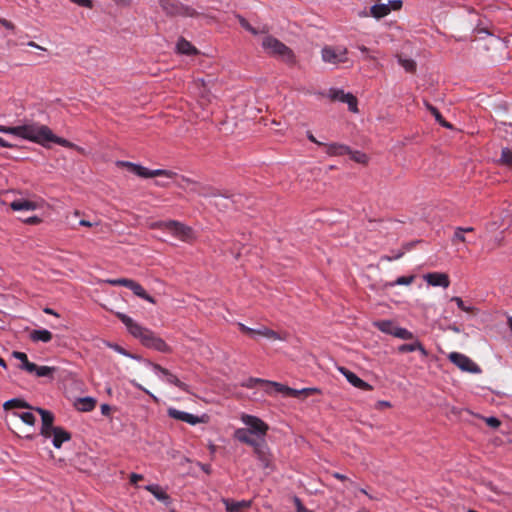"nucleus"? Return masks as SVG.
I'll list each match as a JSON object with an SVG mask.
<instances>
[{"instance_id": "c9c22d12", "label": "nucleus", "mask_w": 512, "mask_h": 512, "mask_svg": "<svg viewBox=\"0 0 512 512\" xmlns=\"http://www.w3.org/2000/svg\"><path fill=\"white\" fill-rule=\"evenodd\" d=\"M146 489L151 492L155 498H157L158 500L160 501H167L169 499V496L166 492H164L163 490L160 489L159 486L157 485H149L146 487Z\"/></svg>"}, {"instance_id": "dca6fc26", "label": "nucleus", "mask_w": 512, "mask_h": 512, "mask_svg": "<svg viewBox=\"0 0 512 512\" xmlns=\"http://www.w3.org/2000/svg\"><path fill=\"white\" fill-rule=\"evenodd\" d=\"M428 285L433 287H442L444 289L450 286L448 274L443 272H430L423 276Z\"/></svg>"}, {"instance_id": "a211bd4d", "label": "nucleus", "mask_w": 512, "mask_h": 512, "mask_svg": "<svg viewBox=\"0 0 512 512\" xmlns=\"http://www.w3.org/2000/svg\"><path fill=\"white\" fill-rule=\"evenodd\" d=\"M167 414L169 417H171L173 419L183 421V422H186L191 425H196V424L202 422L200 417L190 414V413H187V412H184V411H180L175 408H169L167 410Z\"/></svg>"}, {"instance_id": "9d476101", "label": "nucleus", "mask_w": 512, "mask_h": 512, "mask_svg": "<svg viewBox=\"0 0 512 512\" xmlns=\"http://www.w3.org/2000/svg\"><path fill=\"white\" fill-rule=\"evenodd\" d=\"M117 165L121 167H126L130 172L142 178H152L156 176H165L167 178H173L176 175V173L169 170H149L146 167L128 161H118Z\"/></svg>"}, {"instance_id": "5fc2aeb1", "label": "nucleus", "mask_w": 512, "mask_h": 512, "mask_svg": "<svg viewBox=\"0 0 512 512\" xmlns=\"http://www.w3.org/2000/svg\"><path fill=\"white\" fill-rule=\"evenodd\" d=\"M101 413L104 416H109L111 413V407L108 404H102L101 405Z\"/></svg>"}, {"instance_id": "680f3d73", "label": "nucleus", "mask_w": 512, "mask_h": 512, "mask_svg": "<svg viewBox=\"0 0 512 512\" xmlns=\"http://www.w3.org/2000/svg\"><path fill=\"white\" fill-rule=\"evenodd\" d=\"M0 146L1 147H5V148H13L14 145L7 142L6 140H4L3 138L0 137Z\"/></svg>"}, {"instance_id": "58836bf2", "label": "nucleus", "mask_w": 512, "mask_h": 512, "mask_svg": "<svg viewBox=\"0 0 512 512\" xmlns=\"http://www.w3.org/2000/svg\"><path fill=\"white\" fill-rule=\"evenodd\" d=\"M393 336L403 340H410L414 338V335L411 331L399 326H397V328L394 330Z\"/></svg>"}, {"instance_id": "37998d69", "label": "nucleus", "mask_w": 512, "mask_h": 512, "mask_svg": "<svg viewBox=\"0 0 512 512\" xmlns=\"http://www.w3.org/2000/svg\"><path fill=\"white\" fill-rule=\"evenodd\" d=\"M451 301L455 302L457 307L464 311V312H471L472 308L469 307V306H466L464 301L462 300V298L458 297V296H454L451 298Z\"/></svg>"}, {"instance_id": "8fccbe9b", "label": "nucleus", "mask_w": 512, "mask_h": 512, "mask_svg": "<svg viewBox=\"0 0 512 512\" xmlns=\"http://www.w3.org/2000/svg\"><path fill=\"white\" fill-rule=\"evenodd\" d=\"M387 4H389L391 11H396L401 9L403 3L401 0H390Z\"/></svg>"}, {"instance_id": "2eb2a0df", "label": "nucleus", "mask_w": 512, "mask_h": 512, "mask_svg": "<svg viewBox=\"0 0 512 512\" xmlns=\"http://www.w3.org/2000/svg\"><path fill=\"white\" fill-rule=\"evenodd\" d=\"M35 411L40 414L42 420L40 434L45 438H50V432L55 430L57 427L53 426L54 415L50 411L43 408H35Z\"/></svg>"}, {"instance_id": "393cba45", "label": "nucleus", "mask_w": 512, "mask_h": 512, "mask_svg": "<svg viewBox=\"0 0 512 512\" xmlns=\"http://www.w3.org/2000/svg\"><path fill=\"white\" fill-rule=\"evenodd\" d=\"M96 406V400L92 397L79 398L75 402V407L81 412H90Z\"/></svg>"}, {"instance_id": "aec40b11", "label": "nucleus", "mask_w": 512, "mask_h": 512, "mask_svg": "<svg viewBox=\"0 0 512 512\" xmlns=\"http://www.w3.org/2000/svg\"><path fill=\"white\" fill-rule=\"evenodd\" d=\"M50 438H52L53 446L59 449L64 442L71 439V433L66 431L64 428L57 426L55 430L50 432Z\"/></svg>"}, {"instance_id": "c756f323", "label": "nucleus", "mask_w": 512, "mask_h": 512, "mask_svg": "<svg viewBox=\"0 0 512 512\" xmlns=\"http://www.w3.org/2000/svg\"><path fill=\"white\" fill-rule=\"evenodd\" d=\"M373 326L376 327L381 332L394 335V330L397 328V325L392 320H378L373 322Z\"/></svg>"}, {"instance_id": "f03ea898", "label": "nucleus", "mask_w": 512, "mask_h": 512, "mask_svg": "<svg viewBox=\"0 0 512 512\" xmlns=\"http://www.w3.org/2000/svg\"><path fill=\"white\" fill-rule=\"evenodd\" d=\"M263 49L272 57L282 61L289 67L297 65V56L294 51L273 36H266L262 40Z\"/></svg>"}, {"instance_id": "4d7b16f0", "label": "nucleus", "mask_w": 512, "mask_h": 512, "mask_svg": "<svg viewBox=\"0 0 512 512\" xmlns=\"http://www.w3.org/2000/svg\"><path fill=\"white\" fill-rule=\"evenodd\" d=\"M307 138L319 146H324V143L318 141L310 131L307 132Z\"/></svg>"}, {"instance_id": "3c124183", "label": "nucleus", "mask_w": 512, "mask_h": 512, "mask_svg": "<svg viewBox=\"0 0 512 512\" xmlns=\"http://www.w3.org/2000/svg\"><path fill=\"white\" fill-rule=\"evenodd\" d=\"M71 2L77 4L81 7L91 8L92 7V1L91 0H70Z\"/></svg>"}, {"instance_id": "20e7f679", "label": "nucleus", "mask_w": 512, "mask_h": 512, "mask_svg": "<svg viewBox=\"0 0 512 512\" xmlns=\"http://www.w3.org/2000/svg\"><path fill=\"white\" fill-rule=\"evenodd\" d=\"M151 228L167 231L183 242H191L195 239L193 229L176 220L157 221L151 224Z\"/></svg>"}, {"instance_id": "49530a36", "label": "nucleus", "mask_w": 512, "mask_h": 512, "mask_svg": "<svg viewBox=\"0 0 512 512\" xmlns=\"http://www.w3.org/2000/svg\"><path fill=\"white\" fill-rule=\"evenodd\" d=\"M293 501H294V504L296 507V512H312L311 510H309L308 508H306L303 505V503L299 497L295 496Z\"/></svg>"}, {"instance_id": "f8f14e48", "label": "nucleus", "mask_w": 512, "mask_h": 512, "mask_svg": "<svg viewBox=\"0 0 512 512\" xmlns=\"http://www.w3.org/2000/svg\"><path fill=\"white\" fill-rule=\"evenodd\" d=\"M327 97L332 101H339L342 103H346L348 105L349 111L352 113H358V100L356 96H354L350 92H344L343 89L339 88H330L327 93Z\"/></svg>"}, {"instance_id": "72a5a7b5", "label": "nucleus", "mask_w": 512, "mask_h": 512, "mask_svg": "<svg viewBox=\"0 0 512 512\" xmlns=\"http://www.w3.org/2000/svg\"><path fill=\"white\" fill-rule=\"evenodd\" d=\"M15 408L34 409L29 403L20 398L10 399L3 404V409L6 411Z\"/></svg>"}, {"instance_id": "6e6d98bb", "label": "nucleus", "mask_w": 512, "mask_h": 512, "mask_svg": "<svg viewBox=\"0 0 512 512\" xmlns=\"http://www.w3.org/2000/svg\"><path fill=\"white\" fill-rule=\"evenodd\" d=\"M40 221V218L37 216H32L24 220V222L27 224H38Z\"/></svg>"}, {"instance_id": "4c0bfd02", "label": "nucleus", "mask_w": 512, "mask_h": 512, "mask_svg": "<svg viewBox=\"0 0 512 512\" xmlns=\"http://www.w3.org/2000/svg\"><path fill=\"white\" fill-rule=\"evenodd\" d=\"M14 416L19 417L25 424L34 426L36 417L31 412H14Z\"/></svg>"}, {"instance_id": "cd10ccee", "label": "nucleus", "mask_w": 512, "mask_h": 512, "mask_svg": "<svg viewBox=\"0 0 512 512\" xmlns=\"http://www.w3.org/2000/svg\"><path fill=\"white\" fill-rule=\"evenodd\" d=\"M473 231H474L473 227H456L454 230V234L451 238L452 243L453 244L470 243L469 241H467V239L465 237V233H470Z\"/></svg>"}, {"instance_id": "e2e57ef3", "label": "nucleus", "mask_w": 512, "mask_h": 512, "mask_svg": "<svg viewBox=\"0 0 512 512\" xmlns=\"http://www.w3.org/2000/svg\"><path fill=\"white\" fill-rule=\"evenodd\" d=\"M239 327H240L241 331H243L245 333H249V334H254L255 333V330L250 329V328L246 327L243 324H239Z\"/></svg>"}, {"instance_id": "a18cd8bd", "label": "nucleus", "mask_w": 512, "mask_h": 512, "mask_svg": "<svg viewBox=\"0 0 512 512\" xmlns=\"http://www.w3.org/2000/svg\"><path fill=\"white\" fill-rule=\"evenodd\" d=\"M237 19H238V21H239L240 25H241L244 29L248 30V31H249V32H251L252 34H256V29H255V28H254V27H253V26H252V25H251V24H250V23H249L245 18H243L242 16H239V15H238V16H237Z\"/></svg>"}, {"instance_id": "7ed1b4c3", "label": "nucleus", "mask_w": 512, "mask_h": 512, "mask_svg": "<svg viewBox=\"0 0 512 512\" xmlns=\"http://www.w3.org/2000/svg\"><path fill=\"white\" fill-rule=\"evenodd\" d=\"M258 388L263 389L268 394H282L284 396L289 397H300L305 396L308 397L313 394L320 393V390L315 387H309V388H302V389H294L290 388L286 385H283L281 383L272 382V381H265L258 378Z\"/></svg>"}, {"instance_id": "f257e3e1", "label": "nucleus", "mask_w": 512, "mask_h": 512, "mask_svg": "<svg viewBox=\"0 0 512 512\" xmlns=\"http://www.w3.org/2000/svg\"><path fill=\"white\" fill-rule=\"evenodd\" d=\"M116 316L125 325L128 332L137 338L143 346L162 353L171 352L170 346L152 330L143 327L124 313L118 312Z\"/></svg>"}, {"instance_id": "6ab92c4d", "label": "nucleus", "mask_w": 512, "mask_h": 512, "mask_svg": "<svg viewBox=\"0 0 512 512\" xmlns=\"http://www.w3.org/2000/svg\"><path fill=\"white\" fill-rule=\"evenodd\" d=\"M154 370L161 372L164 376H166V381L170 384L175 385L182 391L188 392V385L181 380L178 379V377L174 374H172L168 369L160 366L159 364L151 363Z\"/></svg>"}, {"instance_id": "79ce46f5", "label": "nucleus", "mask_w": 512, "mask_h": 512, "mask_svg": "<svg viewBox=\"0 0 512 512\" xmlns=\"http://www.w3.org/2000/svg\"><path fill=\"white\" fill-rule=\"evenodd\" d=\"M404 255V251L398 250V251H392V255H383L381 256V261H394L397 259H400Z\"/></svg>"}, {"instance_id": "6e6552de", "label": "nucleus", "mask_w": 512, "mask_h": 512, "mask_svg": "<svg viewBox=\"0 0 512 512\" xmlns=\"http://www.w3.org/2000/svg\"><path fill=\"white\" fill-rule=\"evenodd\" d=\"M321 59L326 64L337 66L348 61V49L345 46L325 45L321 49Z\"/></svg>"}, {"instance_id": "473e14b6", "label": "nucleus", "mask_w": 512, "mask_h": 512, "mask_svg": "<svg viewBox=\"0 0 512 512\" xmlns=\"http://www.w3.org/2000/svg\"><path fill=\"white\" fill-rule=\"evenodd\" d=\"M397 61L399 65L407 72V73H415L417 64L416 61L411 58H406L401 54L396 55Z\"/></svg>"}, {"instance_id": "09e8293b", "label": "nucleus", "mask_w": 512, "mask_h": 512, "mask_svg": "<svg viewBox=\"0 0 512 512\" xmlns=\"http://www.w3.org/2000/svg\"><path fill=\"white\" fill-rule=\"evenodd\" d=\"M486 423L492 428H498L501 424L500 420L496 417H488Z\"/></svg>"}, {"instance_id": "603ef678", "label": "nucleus", "mask_w": 512, "mask_h": 512, "mask_svg": "<svg viewBox=\"0 0 512 512\" xmlns=\"http://www.w3.org/2000/svg\"><path fill=\"white\" fill-rule=\"evenodd\" d=\"M416 351H419L423 357H426L428 355L427 350L425 349L423 344L418 340H416Z\"/></svg>"}, {"instance_id": "ea45409f", "label": "nucleus", "mask_w": 512, "mask_h": 512, "mask_svg": "<svg viewBox=\"0 0 512 512\" xmlns=\"http://www.w3.org/2000/svg\"><path fill=\"white\" fill-rule=\"evenodd\" d=\"M55 368L49 366H38L36 365V369L33 370V373L38 377H48L53 374Z\"/></svg>"}, {"instance_id": "864d4df0", "label": "nucleus", "mask_w": 512, "mask_h": 512, "mask_svg": "<svg viewBox=\"0 0 512 512\" xmlns=\"http://www.w3.org/2000/svg\"><path fill=\"white\" fill-rule=\"evenodd\" d=\"M142 479H143V476H142V475H140V474L132 473V474L130 475V482H131L132 484H137V483H138V481H140V480H142Z\"/></svg>"}, {"instance_id": "412c9836", "label": "nucleus", "mask_w": 512, "mask_h": 512, "mask_svg": "<svg viewBox=\"0 0 512 512\" xmlns=\"http://www.w3.org/2000/svg\"><path fill=\"white\" fill-rule=\"evenodd\" d=\"M325 152L329 156H343L350 152V147L340 143L324 144Z\"/></svg>"}, {"instance_id": "9b49d317", "label": "nucleus", "mask_w": 512, "mask_h": 512, "mask_svg": "<svg viewBox=\"0 0 512 512\" xmlns=\"http://www.w3.org/2000/svg\"><path fill=\"white\" fill-rule=\"evenodd\" d=\"M107 283H109L112 286H124V287L132 290L136 296H138L152 304H155V299L152 296H150L139 283H137L136 281H134L132 279H128V278L109 279V280H107Z\"/></svg>"}, {"instance_id": "13d9d810", "label": "nucleus", "mask_w": 512, "mask_h": 512, "mask_svg": "<svg viewBox=\"0 0 512 512\" xmlns=\"http://www.w3.org/2000/svg\"><path fill=\"white\" fill-rule=\"evenodd\" d=\"M332 476H333L335 479L340 480V481H347V480H349V479L347 478V476H345V475H343V474H341V473H339V472H333V473H332Z\"/></svg>"}, {"instance_id": "423d86ee", "label": "nucleus", "mask_w": 512, "mask_h": 512, "mask_svg": "<svg viewBox=\"0 0 512 512\" xmlns=\"http://www.w3.org/2000/svg\"><path fill=\"white\" fill-rule=\"evenodd\" d=\"M160 7L167 16L198 17L200 14L192 7L178 0H158Z\"/></svg>"}, {"instance_id": "0e129e2a", "label": "nucleus", "mask_w": 512, "mask_h": 512, "mask_svg": "<svg viewBox=\"0 0 512 512\" xmlns=\"http://www.w3.org/2000/svg\"><path fill=\"white\" fill-rule=\"evenodd\" d=\"M132 384L134 386H136L137 388L143 390L145 393H147L148 395H150L151 397H153L155 399V397L148 390H146L144 387H142L139 383H136L135 381H132Z\"/></svg>"}, {"instance_id": "ddd939ff", "label": "nucleus", "mask_w": 512, "mask_h": 512, "mask_svg": "<svg viewBox=\"0 0 512 512\" xmlns=\"http://www.w3.org/2000/svg\"><path fill=\"white\" fill-rule=\"evenodd\" d=\"M36 123L31 122L24 125L18 126H2L0 125V132L5 134H11L22 139L33 142L35 133Z\"/></svg>"}, {"instance_id": "052dcab7", "label": "nucleus", "mask_w": 512, "mask_h": 512, "mask_svg": "<svg viewBox=\"0 0 512 512\" xmlns=\"http://www.w3.org/2000/svg\"><path fill=\"white\" fill-rule=\"evenodd\" d=\"M357 49H358L361 53L365 54V56H366L369 52H371V49H370V48H368V47H366V46H364V45H357Z\"/></svg>"}, {"instance_id": "4468645a", "label": "nucleus", "mask_w": 512, "mask_h": 512, "mask_svg": "<svg viewBox=\"0 0 512 512\" xmlns=\"http://www.w3.org/2000/svg\"><path fill=\"white\" fill-rule=\"evenodd\" d=\"M448 359L462 371L469 373H479L481 371L475 362L462 353L452 352L449 354Z\"/></svg>"}, {"instance_id": "338daca9", "label": "nucleus", "mask_w": 512, "mask_h": 512, "mask_svg": "<svg viewBox=\"0 0 512 512\" xmlns=\"http://www.w3.org/2000/svg\"><path fill=\"white\" fill-rule=\"evenodd\" d=\"M118 5L127 6L130 4L131 0H113Z\"/></svg>"}, {"instance_id": "69168bd1", "label": "nucleus", "mask_w": 512, "mask_h": 512, "mask_svg": "<svg viewBox=\"0 0 512 512\" xmlns=\"http://www.w3.org/2000/svg\"><path fill=\"white\" fill-rule=\"evenodd\" d=\"M358 16L361 18H366V17H370L371 14H369V10L364 9V10L358 12Z\"/></svg>"}, {"instance_id": "a878e982", "label": "nucleus", "mask_w": 512, "mask_h": 512, "mask_svg": "<svg viewBox=\"0 0 512 512\" xmlns=\"http://www.w3.org/2000/svg\"><path fill=\"white\" fill-rule=\"evenodd\" d=\"M258 336L265 337L269 341H283L286 339V334H280L279 332H276L264 326L258 327Z\"/></svg>"}, {"instance_id": "b1692460", "label": "nucleus", "mask_w": 512, "mask_h": 512, "mask_svg": "<svg viewBox=\"0 0 512 512\" xmlns=\"http://www.w3.org/2000/svg\"><path fill=\"white\" fill-rule=\"evenodd\" d=\"M177 52L184 55H196L198 50L188 40L181 37L176 44Z\"/></svg>"}, {"instance_id": "774afa93", "label": "nucleus", "mask_w": 512, "mask_h": 512, "mask_svg": "<svg viewBox=\"0 0 512 512\" xmlns=\"http://www.w3.org/2000/svg\"><path fill=\"white\" fill-rule=\"evenodd\" d=\"M79 223H80V225L86 226V227H92L94 225L92 222L87 221V220H81Z\"/></svg>"}, {"instance_id": "4be33fe9", "label": "nucleus", "mask_w": 512, "mask_h": 512, "mask_svg": "<svg viewBox=\"0 0 512 512\" xmlns=\"http://www.w3.org/2000/svg\"><path fill=\"white\" fill-rule=\"evenodd\" d=\"M10 207L14 211H33L36 210L39 206L36 202L24 199L14 200L10 203Z\"/></svg>"}, {"instance_id": "2f4dec72", "label": "nucleus", "mask_w": 512, "mask_h": 512, "mask_svg": "<svg viewBox=\"0 0 512 512\" xmlns=\"http://www.w3.org/2000/svg\"><path fill=\"white\" fill-rule=\"evenodd\" d=\"M424 106L435 117V120L441 126H443L445 128H449V129L452 128V125L450 123H448L447 121H445V119L443 118L442 114L440 113V111L435 106H433L432 104H430L426 100H424Z\"/></svg>"}, {"instance_id": "f3484780", "label": "nucleus", "mask_w": 512, "mask_h": 512, "mask_svg": "<svg viewBox=\"0 0 512 512\" xmlns=\"http://www.w3.org/2000/svg\"><path fill=\"white\" fill-rule=\"evenodd\" d=\"M339 371L347 379V381L354 387L364 390V391H371L373 389L372 385H370L369 383L362 380L360 377H358L354 372L350 371L349 369H347L345 367H340Z\"/></svg>"}, {"instance_id": "c03bdc74", "label": "nucleus", "mask_w": 512, "mask_h": 512, "mask_svg": "<svg viewBox=\"0 0 512 512\" xmlns=\"http://www.w3.org/2000/svg\"><path fill=\"white\" fill-rule=\"evenodd\" d=\"M400 353H408L416 351V341L414 343H405L398 347Z\"/></svg>"}, {"instance_id": "1a4fd4ad", "label": "nucleus", "mask_w": 512, "mask_h": 512, "mask_svg": "<svg viewBox=\"0 0 512 512\" xmlns=\"http://www.w3.org/2000/svg\"><path fill=\"white\" fill-rule=\"evenodd\" d=\"M34 137L33 142L42 146H46L48 142L56 143L63 147L72 146V143L68 140L54 135L49 127L39 123H36Z\"/></svg>"}, {"instance_id": "e433bc0d", "label": "nucleus", "mask_w": 512, "mask_h": 512, "mask_svg": "<svg viewBox=\"0 0 512 512\" xmlns=\"http://www.w3.org/2000/svg\"><path fill=\"white\" fill-rule=\"evenodd\" d=\"M347 155L350 156V159L359 164H367L368 156L361 151H353L350 149V152H347Z\"/></svg>"}, {"instance_id": "de8ad7c7", "label": "nucleus", "mask_w": 512, "mask_h": 512, "mask_svg": "<svg viewBox=\"0 0 512 512\" xmlns=\"http://www.w3.org/2000/svg\"><path fill=\"white\" fill-rule=\"evenodd\" d=\"M380 51L379 50H372L369 52L366 56H364L365 60L376 62L380 58Z\"/></svg>"}, {"instance_id": "39448f33", "label": "nucleus", "mask_w": 512, "mask_h": 512, "mask_svg": "<svg viewBox=\"0 0 512 512\" xmlns=\"http://www.w3.org/2000/svg\"><path fill=\"white\" fill-rule=\"evenodd\" d=\"M268 430V425L258 418V469L262 468L265 475L274 471L273 457L262 445L263 437Z\"/></svg>"}, {"instance_id": "bb28decb", "label": "nucleus", "mask_w": 512, "mask_h": 512, "mask_svg": "<svg viewBox=\"0 0 512 512\" xmlns=\"http://www.w3.org/2000/svg\"><path fill=\"white\" fill-rule=\"evenodd\" d=\"M391 12L389 4H375L369 9V14L375 19H381Z\"/></svg>"}, {"instance_id": "0eeeda50", "label": "nucleus", "mask_w": 512, "mask_h": 512, "mask_svg": "<svg viewBox=\"0 0 512 512\" xmlns=\"http://www.w3.org/2000/svg\"><path fill=\"white\" fill-rule=\"evenodd\" d=\"M242 421L248 426V428L237 429L234 433V437L239 442L256 448V417L243 414Z\"/></svg>"}, {"instance_id": "5701e85b", "label": "nucleus", "mask_w": 512, "mask_h": 512, "mask_svg": "<svg viewBox=\"0 0 512 512\" xmlns=\"http://www.w3.org/2000/svg\"><path fill=\"white\" fill-rule=\"evenodd\" d=\"M12 356L21 362L20 369L33 374V370L36 369V364L28 360L27 355L24 352L13 351Z\"/></svg>"}, {"instance_id": "f704fd0d", "label": "nucleus", "mask_w": 512, "mask_h": 512, "mask_svg": "<svg viewBox=\"0 0 512 512\" xmlns=\"http://www.w3.org/2000/svg\"><path fill=\"white\" fill-rule=\"evenodd\" d=\"M498 163L509 168L512 167V150L508 147H504L501 150V156Z\"/></svg>"}, {"instance_id": "a19ab883", "label": "nucleus", "mask_w": 512, "mask_h": 512, "mask_svg": "<svg viewBox=\"0 0 512 512\" xmlns=\"http://www.w3.org/2000/svg\"><path fill=\"white\" fill-rule=\"evenodd\" d=\"M414 279H415L414 275L400 276L395 281L391 282L389 284V286H391V287H394V286H397V285H406L407 286V285L412 284Z\"/></svg>"}, {"instance_id": "c85d7f7f", "label": "nucleus", "mask_w": 512, "mask_h": 512, "mask_svg": "<svg viewBox=\"0 0 512 512\" xmlns=\"http://www.w3.org/2000/svg\"><path fill=\"white\" fill-rule=\"evenodd\" d=\"M224 503L228 512H246L250 507L251 501L230 502L229 500H224Z\"/></svg>"}, {"instance_id": "7c9ffc66", "label": "nucleus", "mask_w": 512, "mask_h": 512, "mask_svg": "<svg viewBox=\"0 0 512 512\" xmlns=\"http://www.w3.org/2000/svg\"><path fill=\"white\" fill-rule=\"evenodd\" d=\"M53 335L50 331L46 329L33 330L30 333V339L34 342H44L48 343L52 340Z\"/></svg>"}, {"instance_id": "bf43d9fd", "label": "nucleus", "mask_w": 512, "mask_h": 512, "mask_svg": "<svg viewBox=\"0 0 512 512\" xmlns=\"http://www.w3.org/2000/svg\"><path fill=\"white\" fill-rule=\"evenodd\" d=\"M0 23L7 29H14V24L6 19H0Z\"/></svg>"}]
</instances>
